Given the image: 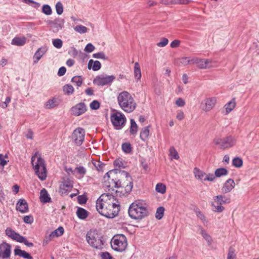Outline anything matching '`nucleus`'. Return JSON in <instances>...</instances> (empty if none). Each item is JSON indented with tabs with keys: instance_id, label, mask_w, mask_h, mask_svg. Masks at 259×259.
<instances>
[{
	"instance_id": "f257e3e1",
	"label": "nucleus",
	"mask_w": 259,
	"mask_h": 259,
	"mask_svg": "<svg viewBox=\"0 0 259 259\" xmlns=\"http://www.w3.org/2000/svg\"><path fill=\"white\" fill-rule=\"evenodd\" d=\"M146 204L140 200H135L130 205L128 213L130 217L134 220H141L149 215Z\"/></svg>"
},
{
	"instance_id": "f03ea898",
	"label": "nucleus",
	"mask_w": 259,
	"mask_h": 259,
	"mask_svg": "<svg viewBox=\"0 0 259 259\" xmlns=\"http://www.w3.org/2000/svg\"><path fill=\"white\" fill-rule=\"evenodd\" d=\"M119 107L126 113L132 112L136 107V103L131 95L127 91L119 94L117 98Z\"/></svg>"
},
{
	"instance_id": "7ed1b4c3",
	"label": "nucleus",
	"mask_w": 259,
	"mask_h": 259,
	"mask_svg": "<svg viewBox=\"0 0 259 259\" xmlns=\"http://www.w3.org/2000/svg\"><path fill=\"white\" fill-rule=\"evenodd\" d=\"M86 240L89 244L97 249H102L106 242L104 236L97 229H91L86 234Z\"/></svg>"
},
{
	"instance_id": "20e7f679",
	"label": "nucleus",
	"mask_w": 259,
	"mask_h": 259,
	"mask_svg": "<svg viewBox=\"0 0 259 259\" xmlns=\"http://www.w3.org/2000/svg\"><path fill=\"white\" fill-rule=\"evenodd\" d=\"M38 152H35L31 157V163L33 166L35 174L41 180H45L47 178V168L45 161L40 155L37 158V162L34 164V162Z\"/></svg>"
},
{
	"instance_id": "39448f33",
	"label": "nucleus",
	"mask_w": 259,
	"mask_h": 259,
	"mask_svg": "<svg viewBox=\"0 0 259 259\" xmlns=\"http://www.w3.org/2000/svg\"><path fill=\"white\" fill-rule=\"evenodd\" d=\"M111 245L112 248L115 251L118 252L124 251L127 245L126 236L123 234L114 235L111 239Z\"/></svg>"
},
{
	"instance_id": "423d86ee",
	"label": "nucleus",
	"mask_w": 259,
	"mask_h": 259,
	"mask_svg": "<svg viewBox=\"0 0 259 259\" xmlns=\"http://www.w3.org/2000/svg\"><path fill=\"white\" fill-rule=\"evenodd\" d=\"M117 204L113 202H107L105 208L101 212V214L108 219H113L118 214L120 210V203Z\"/></svg>"
},
{
	"instance_id": "0eeeda50",
	"label": "nucleus",
	"mask_w": 259,
	"mask_h": 259,
	"mask_svg": "<svg viewBox=\"0 0 259 259\" xmlns=\"http://www.w3.org/2000/svg\"><path fill=\"white\" fill-rule=\"evenodd\" d=\"M110 120L114 129L116 130H121L125 125L126 122L125 116L119 111L112 113L110 116Z\"/></svg>"
},
{
	"instance_id": "6e6552de",
	"label": "nucleus",
	"mask_w": 259,
	"mask_h": 259,
	"mask_svg": "<svg viewBox=\"0 0 259 259\" xmlns=\"http://www.w3.org/2000/svg\"><path fill=\"white\" fill-rule=\"evenodd\" d=\"M104 197H107L109 198V200H110L111 198L114 200L116 199L114 196L109 193H104L101 195L97 200L96 205L97 210L100 214L101 213H102L101 211L105 208V204H106L107 202V200L106 201L104 200Z\"/></svg>"
},
{
	"instance_id": "1a4fd4ad",
	"label": "nucleus",
	"mask_w": 259,
	"mask_h": 259,
	"mask_svg": "<svg viewBox=\"0 0 259 259\" xmlns=\"http://www.w3.org/2000/svg\"><path fill=\"white\" fill-rule=\"evenodd\" d=\"M115 79V77L113 75H98L93 80V83L99 86L110 85Z\"/></svg>"
},
{
	"instance_id": "9d476101",
	"label": "nucleus",
	"mask_w": 259,
	"mask_h": 259,
	"mask_svg": "<svg viewBox=\"0 0 259 259\" xmlns=\"http://www.w3.org/2000/svg\"><path fill=\"white\" fill-rule=\"evenodd\" d=\"M84 130L82 127H78L73 131L71 138L77 146H80L84 141Z\"/></svg>"
},
{
	"instance_id": "9b49d317",
	"label": "nucleus",
	"mask_w": 259,
	"mask_h": 259,
	"mask_svg": "<svg viewBox=\"0 0 259 259\" xmlns=\"http://www.w3.org/2000/svg\"><path fill=\"white\" fill-rule=\"evenodd\" d=\"M87 111V107L84 103L80 102L70 109L71 114L75 116H78L84 113Z\"/></svg>"
},
{
	"instance_id": "f8f14e48",
	"label": "nucleus",
	"mask_w": 259,
	"mask_h": 259,
	"mask_svg": "<svg viewBox=\"0 0 259 259\" xmlns=\"http://www.w3.org/2000/svg\"><path fill=\"white\" fill-rule=\"evenodd\" d=\"M11 245L6 242L0 244V255L2 259H10L11 254Z\"/></svg>"
},
{
	"instance_id": "ddd939ff",
	"label": "nucleus",
	"mask_w": 259,
	"mask_h": 259,
	"mask_svg": "<svg viewBox=\"0 0 259 259\" xmlns=\"http://www.w3.org/2000/svg\"><path fill=\"white\" fill-rule=\"evenodd\" d=\"M122 176L124 177L126 179V181L128 182V183H125V185L123 187L124 188V191L126 193V195H128L130 194L133 188V180L128 172L126 171H122Z\"/></svg>"
},
{
	"instance_id": "4468645a",
	"label": "nucleus",
	"mask_w": 259,
	"mask_h": 259,
	"mask_svg": "<svg viewBox=\"0 0 259 259\" xmlns=\"http://www.w3.org/2000/svg\"><path fill=\"white\" fill-rule=\"evenodd\" d=\"M222 144H221L220 149H226L233 147L236 142L235 138L230 135L222 138Z\"/></svg>"
},
{
	"instance_id": "2eb2a0df",
	"label": "nucleus",
	"mask_w": 259,
	"mask_h": 259,
	"mask_svg": "<svg viewBox=\"0 0 259 259\" xmlns=\"http://www.w3.org/2000/svg\"><path fill=\"white\" fill-rule=\"evenodd\" d=\"M16 209L21 213L27 212L29 208L28 204L26 200L23 198L20 199L16 204Z\"/></svg>"
},
{
	"instance_id": "dca6fc26",
	"label": "nucleus",
	"mask_w": 259,
	"mask_h": 259,
	"mask_svg": "<svg viewBox=\"0 0 259 259\" xmlns=\"http://www.w3.org/2000/svg\"><path fill=\"white\" fill-rule=\"evenodd\" d=\"M47 51L48 48L46 46H42L38 49L33 57V64L37 63Z\"/></svg>"
},
{
	"instance_id": "f3484780",
	"label": "nucleus",
	"mask_w": 259,
	"mask_h": 259,
	"mask_svg": "<svg viewBox=\"0 0 259 259\" xmlns=\"http://www.w3.org/2000/svg\"><path fill=\"white\" fill-rule=\"evenodd\" d=\"M64 229L62 226H59L57 229L52 232L48 236L45 237L46 241H50L54 237H59L63 235Z\"/></svg>"
},
{
	"instance_id": "a211bd4d",
	"label": "nucleus",
	"mask_w": 259,
	"mask_h": 259,
	"mask_svg": "<svg viewBox=\"0 0 259 259\" xmlns=\"http://www.w3.org/2000/svg\"><path fill=\"white\" fill-rule=\"evenodd\" d=\"M14 253L15 256H18L24 259H33V257L29 253L21 249L19 246L15 247L14 250Z\"/></svg>"
},
{
	"instance_id": "6ab92c4d",
	"label": "nucleus",
	"mask_w": 259,
	"mask_h": 259,
	"mask_svg": "<svg viewBox=\"0 0 259 259\" xmlns=\"http://www.w3.org/2000/svg\"><path fill=\"white\" fill-rule=\"evenodd\" d=\"M73 188L72 182L70 180L68 177L64 178L63 184L60 186V189L62 191V193H66L68 190H71Z\"/></svg>"
},
{
	"instance_id": "aec40b11",
	"label": "nucleus",
	"mask_w": 259,
	"mask_h": 259,
	"mask_svg": "<svg viewBox=\"0 0 259 259\" xmlns=\"http://www.w3.org/2000/svg\"><path fill=\"white\" fill-rule=\"evenodd\" d=\"M235 187V182L233 179H229L223 185L222 191L223 193H227L231 191Z\"/></svg>"
},
{
	"instance_id": "412c9836",
	"label": "nucleus",
	"mask_w": 259,
	"mask_h": 259,
	"mask_svg": "<svg viewBox=\"0 0 259 259\" xmlns=\"http://www.w3.org/2000/svg\"><path fill=\"white\" fill-rule=\"evenodd\" d=\"M65 20L60 18H57L55 19L53 26L52 27L53 31L57 32L64 27Z\"/></svg>"
},
{
	"instance_id": "4be33fe9",
	"label": "nucleus",
	"mask_w": 259,
	"mask_h": 259,
	"mask_svg": "<svg viewBox=\"0 0 259 259\" xmlns=\"http://www.w3.org/2000/svg\"><path fill=\"white\" fill-rule=\"evenodd\" d=\"M39 199L40 201L44 204L52 202L51 197L50 196L47 190L45 188H43L40 191Z\"/></svg>"
},
{
	"instance_id": "5701e85b",
	"label": "nucleus",
	"mask_w": 259,
	"mask_h": 259,
	"mask_svg": "<svg viewBox=\"0 0 259 259\" xmlns=\"http://www.w3.org/2000/svg\"><path fill=\"white\" fill-rule=\"evenodd\" d=\"M192 0H161L160 3L165 5H187Z\"/></svg>"
},
{
	"instance_id": "b1692460",
	"label": "nucleus",
	"mask_w": 259,
	"mask_h": 259,
	"mask_svg": "<svg viewBox=\"0 0 259 259\" xmlns=\"http://www.w3.org/2000/svg\"><path fill=\"white\" fill-rule=\"evenodd\" d=\"M217 100L214 97L207 98L205 100V106L203 109L205 111H210L214 107Z\"/></svg>"
},
{
	"instance_id": "393cba45",
	"label": "nucleus",
	"mask_w": 259,
	"mask_h": 259,
	"mask_svg": "<svg viewBox=\"0 0 259 259\" xmlns=\"http://www.w3.org/2000/svg\"><path fill=\"white\" fill-rule=\"evenodd\" d=\"M214 201L219 205H223L229 203L231 202V199L226 197L225 195H219L213 197Z\"/></svg>"
},
{
	"instance_id": "a878e982",
	"label": "nucleus",
	"mask_w": 259,
	"mask_h": 259,
	"mask_svg": "<svg viewBox=\"0 0 259 259\" xmlns=\"http://www.w3.org/2000/svg\"><path fill=\"white\" fill-rule=\"evenodd\" d=\"M101 64L100 61L98 60H93L90 59L88 62V68L89 70L92 69L94 71L99 70L101 68Z\"/></svg>"
},
{
	"instance_id": "bb28decb",
	"label": "nucleus",
	"mask_w": 259,
	"mask_h": 259,
	"mask_svg": "<svg viewBox=\"0 0 259 259\" xmlns=\"http://www.w3.org/2000/svg\"><path fill=\"white\" fill-rule=\"evenodd\" d=\"M76 215L80 220H85L89 216V212L84 208L78 207L76 211Z\"/></svg>"
},
{
	"instance_id": "cd10ccee",
	"label": "nucleus",
	"mask_w": 259,
	"mask_h": 259,
	"mask_svg": "<svg viewBox=\"0 0 259 259\" xmlns=\"http://www.w3.org/2000/svg\"><path fill=\"white\" fill-rule=\"evenodd\" d=\"M150 127V125H149L142 128L140 132V138L142 141L145 142L148 139L149 135Z\"/></svg>"
},
{
	"instance_id": "c85d7f7f",
	"label": "nucleus",
	"mask_w": 259,
	"mask_h": 259,
	"mask_svg": "<svg viewBox=\"0 0 259 259\" xmlns=\"http://www.w3.org/2000/svg\"><path fill=\"white\" fill-rule=\"evenodd\" d=\"M130 124L129 128L130 135H136L138 131V126L134 119L132 118L130 119Z\"/></svg>"
},
{
	"instance_id": "c756f323",
	"label": "nucleus",
	"mask_w": 259,
	"mask_h": 259,
	"mask_svg": "<svg viewBox=\"0 0 259 259\" xmlns=\"http://www.w3.org/2000/svg\"><path fill=\"white\" fill-rule=\"evenodd\" d=\"M26 40V39L25 37H15L12 39L11 44L13 45L22 46L25 44Z\"/></svg>"
},
{
	"instance_id": "7c9ffc66",
	"label": "nucleus",
	"mask_w": 259,
	"mask_h": 259,
	"mask_svg": "<svg viewBox=\"0 0 259 259\" xmlns=\"http://www.w3.org/2000/svg\"><path fill=\"white\" fill-rule=\"evenodd\" d=\"M228 174V170L226 168L220 167L216 169L214 171V175L216 178H220L223 176L227 175Z\"/></svg>"
},
{
	"instance_id": "2f4dec72",
	"label": "nucleus",
	"mask_w": 259,
	"mask_h": 259,
	"mask_svg": "<svg viewBox=\"0 0 259 259\" xmlns=\"http://www.w3.org/2000/svg\"><path fill=\"white\" fill-rule=\"evenodd\" d=\"M58 105L57 100L53 98L51 99H49L47 101L45 104V107L46 109H50L57 107Z\"/></svg>"
},
{
	"instance_id": "473e14b6",
	"label": "nucleus",
	"mask_w": 259,
	"mask_h": 259,
	"mask_svg": "<svg viewBox=\"0 0 259 259\" xmlns=\"http://www.w3.org/2000/svg\"><path fill=\"white\" fill-rule=\"evenodd\" d=\"M236 105V103L235 101V99L233 98L231 101L227 103L225 105V108L226 109V114H229L231 111L233 110Z\"/></svg>"
},
{
	"instance_id": "72a5a7b5",
	"label": "nucleus",
	"mask_w": 259,
	"mask_h": 259,
	"mask_svg": "<svg viewBox=\"0 0 259 259\" xmlns=\"http://www.w3.org/2000/svg\"><path fill=\"white\" fill-rule=\"evenodd\" d=\"M134 75L137 81L141 78V68L138 62H136L134 65Z\"/></svg>"
},
{
	"instance_id": "f704fd0d",
	"label": "nucleus",
	"mask_w": 259,
	"mask_h": 259,
	"mask_svg": "<svg viewBox=\"0 0 259 259\" xmlns=\"http://www.w3.org/2000/svg\"><path fill=\"white\" fill-rule=\"evenodd\" d=\"M83 81V78L80 75L74 76L71 79V81L77 87H79L82 85Z\"/></svg>"
},
{
	"instance_id": "c9c22d12",
	"label": "nucleus",
	"mask_w": 259,
	"mask_h": 259,
	"mask_svg": "<svg viewBox=\"0 0 259 259\" xmlns=\"http://www.w3.org/2000/svg\"><path fill=\"white\" fill-rule=\"evenodd\" d=\"M62 89L63 92L67 95L72 94L74 91L73 86L70 84H66L64 85Z\"/></svg>"
},
{
	"instance_id": "e433bc0d",
	"label": "nucleus",
	"mask_w": 259,
	"mask_h": 259,
	"mask_svg": "<svg viewBox=\"0 0 259 259\" xmlns=\"http://www.w3.org/2000/svg\"><path fill=\"white\" fill-rule=\"evenodd\" d=\"M121 149L124 153L128 154L132 152L133 148L130 143L125 142L122 143Z\"/></svg>"
},
{
	"instance_id": "4c0bfd02",
	"label": "nucleus",
	"mask_w": 259,
	"mask_h": 259,
	"mask_svg": "<svg viewBox=\"0 0 259 259\" xmlns=\"http://www.w3.org/2000/svg\"><path fill=\"white\" fill-rule=\"evenodd\" d=\"M243 163V160L240 157H236L232 160V165L235 167L240 168L242 166Z\"/></svg>"
},
{
	"instance_id": "58836bf2",
	"label": "nucleus",
	"mask_w": 259,
	"mask_h": 259,
	"mask_svg": "<svg viewBox=\"0 0 259 259\" xmlns=\"http://www.w3.org/2000/svg\"><path fill=\"white\" fill-rule=\"evenodd\" d=\"M201 234L203 238L207 241L208 246H210L212 242L211 237L203 229L201 230Z\"/></svg>"
},
{
	"instance_id": "ea45409f",
	"label": "nucleus",
	"mask_w": 259,
	"mask_h": 259,
	"mask_svg": "<svg viewBox=\"0 0 259 259\" xmlns=\"http://www.w3.org/2000/svg\"><path fill=\"white\" fill-rule=\"evenodd\" d=\"M164 210L165 208L163 206L158 207L156 211L155 218L158 220H161L164 215Z\"/></svg>"
},
{
	"instance_id": "a19ab883",
	"label": "nucleus",
	"mask_w": 259,
	"mask_h": 259,
	"mask_svg": "<svg viewBox=\"0 0 259 259\" xmlns=\"http://www.w3.org/2000/svg\"><path fill=\"white\" fill-rule=\"evenodd\" d=\"M210 62L211 61L208 59H200V61H199L197 67L200 69H205Z\"/></svg>"
},
{
	"instance_id": "79ce46f5",
	"label": "nucleus",
	"mask_w": 259,
	"mask_h": 259,
	"mask_svg": "<svg viewBox=\"0 0 259 259\" xmlns=\"http://www.w3.org/2000/svg\"><path fill=\"white\" fill-rule=\"evenodd\" d=\"M195 176L196 178L199 180H203V177L205 176L206 174L202 170H200L199 168L195 167L194 169Z\"/></svg>"
},
{
	"instance_id": "37998d69",
	"label": "nucleus",
	"mask_w": 259,
	"mask_h": 259,
	"mask_svg": "<svg viewBox=\"0 0 259 259\" xmlns=\"http://www.w3.org/2000/svg\"><path fill=\"white\" fill-rule=\"evenodd\" d=\"M166 189V186L162 183H158L155 188L156 191L162 194L165 193Z\"/></svg>"
},
{
	"instance_id": "c03bdc74",
	"label": "nucleus",
	"mask_w": 259,
	"mask_h": 259,
	"mask_svg": "<svg viewBox=\"0 0 259 259\" xmlns=\"http://www.w3.org/2000/svg\"><path fill=\"white\" fill-rule=\"evenodd\" d=\"M22 2L36 9H37L40 6L39 3L35 2L33 0H22Z\"/></svg>"
},
{
	"instance_id": "a18cd8bd",
	"label": "nucleus",
	"mask_w": 259,
	"mask_h": 259,
	"mask_svg": "<svg viewBox=\"0 0 259 259\" xmlns=\"http://www.w3.org/2000/svg\"><path fill=\"white\" fill-rule=\"evenodd\" d=\"M42 12L46 15H50L52 13V10L50 5L45 4L42 7Z\"/></svg>"
},
{
	"instance_id": "49530a36",
	"label": "nucleus",
	"mask_w": 259,
	"mask_h": 259,
	"mask_svg": "<svg viewBox=\"0 0 259 259\" xmlns=\"http://www.w3.org/2000/svg\"><path fill=\"white\" fill-rule=\"evenodd\" d=\"M169 151L170 155L172 157L173 159L178 160L179 158V154L177 150L175 149L174 147H170Z\"/></svg>"
},
{
	"instance_id": "de8ad7c7",
	"label": "nucleus",
	"mask_w": 259,
	"mask_h": 259,
	"mask_svg": "<svg viewBox=\"0 0 259 259\" xmlns=\"http://www.w3.org/2000/svg\"><path fill=\"white\" fill-rule=\"evenodd\" d=\"M74 30L77 32L83 34L87 32L88 28L82 25H78L75 27Z\"/></svg>"
},
{
	"instance_id": "09e8293b",
	"label": "nucleus",
	"mask_w": 259,
	"mask_h": 259,
	"mask_svg": "<svg viewBox=\"0 0 259 259\" xmlns=\"http://www.w3.org/2000/svg\"><path fill=\"white\" fill-rule=\"evenodd\" d=\"M112 181L114 183V187L116 188H123L124 187L125 185V182H122L121 180L120 179H112Z\"/></svg>"
},
{
	"instance_id": "8fccbe9b",
	"label": "nucleus",
	"mask_w": 259,
	"mask_h": 259,
	"mask_svg": "<svg viewBox=\"0 0 259 259\" xmlns=\"http://www.w3.org/2000/svg\"><path fill=\"white\" fill-rule=\"evenodd\" d=\"M235 250L232 247H230L227 255V259H236Z\"/></svg>"
},
{
	"instance_id": "3c124183",
	"label": "nucleus",
	"mask_w": 259,
	"mask_h": 259,
	"mask_svg": "<svg viewBox=\"0 0 259 259\" xmlns=\"http://www.w3.org/2000/svg\"><path fill=\"white\" fill-rule=\"evenodd\" d=\"M101 259H115L108 251L102 252L99 254Z\"/></svg>"
},
{
	"instance_id": "603ef678",
	"label": "nucleus",
	"mask_w": 259,
	"mask_h": 259,
	"mask_svg": "<svg viewBox=\"0 0 259 259\" xmlns=\"http://www.w3.org/2000/svg\"><path fill=\"white\" fill-rule=\"evenodd\" d=\"M93 57L97 59H101L104 60H107L108 59V58L106 56L104 53L103 52L94 54L93 55Z\"/></svg>"
},
{
	"instance_id": "864d4df0",
	"label": "nucleus",
	"mask_w": 259,
	"mask_h": 259,
	"mask_svg": "<svg viewBox=\"0 0 259 259\" xmlns=\"http://www.w3.org/2000/svg\"><path fill=\"white\" fill-rule=\"evenodd\" d=\"M101 104L98 100L93 101L90 104V107L92 110H97L100 108Z\"/></svg>"
},
{
	"instance_id": "5fc2aeb1",
	"label": "nucleus",
	"mask_w": 259,
	"mask_h": 259,
	"mask_svg": "<svg viewBox=\"0 0 259 259\" xmlns=\"http://www.w3.org/2000/svg\"><path fill=\"white\" fill-rule=\"evenodd\" d=\"M56 10L58 15H60L63 12V5L61 2H58L56 3Z\"/></svg>"
},
{
	"instance_id": "6e6d98bb",
	"label": "nucleus",
	"mask_w": 259,
	"mask_h": 259,
	"mask_svg": "<svg viewBox=\"0 0 259 259\" xmlns=\"http://www.w3.org/2000/svg\"><path fill=\"white\" fill-rule=\"evenodd\" d=\"M52 42L53 46L57 49H60L62 47L63 41L61 39H54Z\"/></svg>"
},
{
	"instance_id": "4d7b16f0",
	"label": "nucleus",
	"mask_w": 259,
	"mask_h": 259,
	"mask_svg": "<svg viewBox=\"0 0 259 259\" xmlns=\"http://www.w3.org/2000/svg\"><path fill=\"white\" fill-rule=\"evenodd\" d=\"M11 101V97L10 96L7 97L5 101L4 102H2L0 103V107L3 109L6 108L9 104L10 103Z\"/></svg>"
},
{
	"instance_id": "13d9d810",
	"label": "nucleus",
	"mask_w": 259,
	"mask_h": 259,
	"mask_svg": "<svg viewBox=\"0 0 259 259\" xmlns=\"http://www.w3.org/2000/svg\"><path fill=\"white\" fill-rule=\"evenodd\" d=\"M94 165L98 171H103V168L105 166V164L100 161H96L94 163Z\"/></svg>"
},
{
	"instance_id": "bf43d9fd",
	"label": "nucleus",
	"mask_w": 259,
	"mask_h": 259,
	"mask_svg": "<svg viewBox=\"0 0 259 259\" xmlns=\"http://www.w3.org/2000/svg\"><path fill=\"white\" fill-rule=\"evenodd\" d=\"M123 171V170H121V169H117V168H115L114 169L110 170L109 171H108L107 172H106L104 177V178H105L107 177L108 178H110L109 174L111 173L112 172H114L116 174H120V175L122 176V171Z\"/></svg>"
},
{
	"instance_id": "052dcab7",
	"label": "nucleus",
	"mask_w": 259,
	"mask_h": 259,
	"mask_svg": "<svg viewBox=\"0 0 259 259\" xmlns=\"http://www.w3.org/2000/svg\"><path fill=\"white\" fill-rule=\"evenodd\" d=\"M77 199L78 203L80 204H84L86 203L88 200L87 197L85 195H79L78 196Z\"/></svg>"
},
{
	"instance_id": "680f3d73",
	"label": "nucleus",
	"mask_w": 259,
	"mask_h": 259,
	"mask_svg": "<svg viewBox=\"0 0 259 259\" xmlns=\"http://www.w3.org/2000/svg\"><path fill=\"white\" fill-rule=\"evenodd\" d=\"M23 237V236H21L20 234L16 232L15 231L13 233V235H12V237L11 238L15 241H16L17 242H19L21 240V239Z\"/></svg>"
},
{
	"instance_id": "e2e57ef3",
	"label": "nucleus",
	"mask_w": 259,
	"mask_h": 259,
	"mask_svg": "<svg viewBox=\"0 0 259 259\" xmlns=\"http://www.w3.org/2000/svg\"><path fill=\"white\" fill-rule=\"evenodd\" d=\"M33 221V217L31 215H25L23 218L24 222L27 224H31Z\"/></svg>"
},
{
	"instance_id": "0e129e2a",
	"label": "nucleus",
	"mask_w": 259,
	"mask_h": 259,
	"mask_svg": "<svg viewBox=\"0 0 259 259\" xmlns=\"http://www.w3.org/2000/svg\"><path fill=\"white\" fill-rule=\"evenodd\" d=\"M95 49V46L92 43H89L85 47L84 50L85 52L90 53L92 52Z\"/></svg>"
},
{
	"instance_id": "69168bd1",
	"label": "nucleus",
	"mask_w": 259,
	"mask_h": 259,
	"mask_svg": "<svg viewBox=\"0 0 259 259\" xmlns=\"http://www.w3.org/2000/svg\"><path fill=\"white\" fill-rule=\"evenodd\" d=\"M168 39L165 37H163L161 38L160 41L157 44V46L159 47H164L168 44Z\"/></svg>"
},
{
	"instance_id": "338daca9",
	"label": "nucleus",
	"mask_w": 259,
	"mask_h": 259,
	"mask_svg": "<svg viewBox=\"0 0 259 259\" xmlns=\"http://www.w3.org/2000/svg\"><path fill=\"white\" fill-rule=\"evenodd\" d=\"M113 165L114 167H118L119 168H125V166L124 165L123 162L119 160V159H117L115 160L113 162Z\"/></svg>"
},
{
	"instance_id": "774afa93",
	"label": "nucleus",
	"mask_w": 259,
	"mask_h": 259,
	"mask_svg": "<svg viewBox=\"0 0 259 259\" xmlns=\"http://www.w3.org/2000/svg\"><path fill=\"white\" fill-rule=\"evenodd\" d=\"M19 243H24L26 246L28 247H32L33 246V243L30 242H29L27 239L24 236L21 239V240L20 241Z\"/></svg>"
}]
</instances>
